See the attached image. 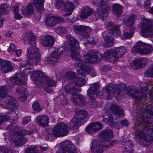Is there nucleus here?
<instances>
[{
	"label": "nucleus",
	"instance_id": "58836bf2",
	"mask_svg": "<svg viewBox=\"0 0 153 153\" xmlns=\"http://www.w3.org/2000/svg\"><path fill=\"white\" fill-rule=\"evenodd\" d=\"M45 23L49 27H53L56 25L55 19L54 16H48L47 17Z\"/></svg>",
	"mask_w": 153,
	"mask_h": 153
},
{
	"label": "nucleus",
	"instance_id": "4be33fe9",
	"mask_svg": "<svg viewBox=\"0 0 153 153\" xmlns=\"http://www.w3.org/2000/svg\"><path fill=\"white\" fill-rule=\"evenodd\" d=\"M102 122L108 124L112 128L115 127L117 129L120 128L119 124L113 120V116L111 115L107 114L103 116Z\"/></svg>",
	"mask_w": 153,
	"mask_h": 153
},
{
	"label": "nucleus",
	"instance_id": "c9c22d12",
	"mask_svg": "<svg viewBox=\"0 0 153 153\" xmlns=\"http://www.w3.org/2000/svg\"><path fill=\"white\" fill-rule=\"evenodd\" d=\"M112 7L114 14L117 17L120 16L122 13L123 6L119 4L115 3L113 4Z\"/></svg>",
	"mask_w": 153,
	"mask_h": 153
},
{
	"label": "nucleus",
	"instance_id": "aec40b11",
	"mask_svg": "<svg viewBox=\"0 0 153 153\" xmlns=\"http://www.w3.org/2000/svg\"><path fill=\"white\" fill-rule=\"evenodd\" d=\"M0 65L1 71L3 74L11 71L13 69L10 62L1 59H0Z\"/></svg>",
	"mask_w": 153,
	"mask_h": 153
},
{
	"label": "nucleus",
	"instance_id": "c85d7f7f",
	"mask_svg": "<svg viewBox=\"0 0 153 153\" xmlns=\"http://www.w3.org/2000/svg\"><path fill=\"white\" fill-rule=\"evenodd\" d=\"M102 36L106 42V44L104 45L105 48H110L114 45V39L108 34H107L106 32H104L102 33Z\"/></svg>",
	"mask_w": 153,
	"mask_h": 153
},
{
	"label": "nucleus",
	"instance_id": "5701e85b",
	"mask_svg": "<svg viewBox=\"0 0 153 153\" xmlns=\"http://www.w3.org/2000/svg\"><path fill=\"white\" fill-rule=\"evenodd\" d=\"M100 134L101 139L103 142H106L111 139L113 135V132L112 129L107 128L101 131Z\"/></svg>",
	"mask_w": 153,
	"mask_h": 153
},
{
	"label": "nucleus",
	"instance_id": "4c0bfd02",
	"mask_svg": "<svg viewBox=\"0 0 153 153\" xmlns=\"http://www.w3.org/2000/svg\"><path fill=\"white\" fill-rule=\"evenodd\" d=\"M153 50V48L150 44L146 43L142 51L140 52V54L146 55L151 53Z\"/></svg>",
	"mask_w": 153,
	"mask_h": 153
},
{
	"label": "nucleus",
	"instance_id": "69168bd1",
	"mask_svg": "<svg viewBox=\"0 0 153 153\" xmlns=\"http://www.w3.org/2000/svg\"><path fill=\"white\" fill-rule=\"evenodd\" d=\"M25 91V89L24 87L21 86H19L16 89V93L19 94H22Z\"/></svg>",
	"mask_w": 153,
	"mask_h": 153
},
{
	"label": "nucleus",
	"instance_id": "5fc2aeb1",
	"mask_svg": "<svg viewBox=\"0 0 153 153\" xmlns=\"http://www.w3.org/2000/svg\"><path fill=\"white\" fill-rule=\"evenodd\" d=\"M90 99L88 101V104L91 107L95 108L96 107L97 105L96 101L94 98V97L90 98Z\"/></svg>",
	"mask_w": 153,
	"mask_h": 153
},
{
	"label": "nucleus",
	"instance_id": "8fccbe9b",
	"mask_svg": "<svg viewBox=\"0 0 153 153\" xmlns=\"http://www.w3.org/2000/svg\"><path fill=\"white\" fill-rule=\"evenodd\" d=\"M67 30V28L62 27H59L55 29L56 33L60 35L66 33Z\"/></svg>",
	"mask_w": 153,
	"mask_h": 153
},
{
	"label": "nucleus",
	"instance_id": "ea45409f",
	"mask_svg": "<svg viewBox=\"0 0 153 153\" xmlns=\"http://www.w3.org/2000/svg\"><path fill=\"white\" fill-rule=\"evenodd\" d=\"M145 44L146 43L143 42L141 41L138 42L134 47V50L140 54V52L142 51Z\"/></svg>",
	"mask_w": 153,
	"mask_h": 153
},
{
	"label": "nucleus",
	"instance_id": "0eeeda50",
	"mask_svg": "<svg viewBox=\"0 0 153 153\" xmlns=\"http://www.w3.org/2000/svg\"><path fill=\"white\" fill-rule=\"evenodd\" d=\"M76 71L78 72L77 78L74 79V82H70L65 88V91L66 93L76 91L80 92L81 90L80 87L85 83V76H83V75H79V71Z\"/></svg>",
	"mask_w": 153,
	"mask_h": 153
},
{
	"label": "nucleus",
	"instance_id": "49530a36",
	"mask_svg": "<svg viewBox=\"0 0 153 153\" xmlns=\"http://www.w3.org/2000/svg\"><path fill=\"white\" fill-rule=\"evenodd\" d=\"M38 148L36 146H28L25 153H37Z\"/></svg>",
	"mask_w": 153,
	"mask_h": 153
},
{
	"label": "nucleus",
	"instance_id": "6ab92c4d",
	"mask_svg": "<svg viewBox=\"0 0 153 153\" xmlns=\"http://www.w3.org/2000/svg\"><path fill=\"white\" fill-rule=\"evenodd\" d=\"M110 8L111 6L108 4H105V5L99 7V9L95 13V16L99 18H101L102 20L105 19L108 16V11Z\"/></svg>",
	"mask_w": 153,
	"mask_h": 153
},
{
	"label": "nucleus",
	"instance_id": "0e129e2a",
	"mask_svg": "<svg viewBox=\"0 0 153 153\" xmlns=\"http://www.w3.org/2000/svg\"><path fill=\"white\" fill-rule=\"evenodd\" d=\"M15 48L14 44L13 43H11L8 49V52L10 54H12L15 51Z\"/></svg>",
	"mask_w": 153,
	"mask_h": 153
},
{
	"label": "nucleus",
	"instance_id": "a211bd4d",
	"mask_svg": "<svg viewBox=\"0 0 153 153\" xmlns=\"http://www.w3.org/2000/svg\"><path fill=\"white\" fill-rule=\"evenodd\" d=\"M106 27L109 33L114 36H118L120 35V26L111 22L107 23Z\"/></svg>",
	"mask_w": 153,
	"mask_h": 153
},
{
	"label": "nucleus",
	"instance_id": "e433bc0d",
	"mask_svg": "<svg viewBox=\"0 0 153 153\" xmlns=\"http://www.w3.org/2000/svg\"><path fill=\"white\" fill-rule=\"evenodd\" d=\"M146 95V94L143 95L141 92L138 91H136L134 89H132L130 93V96L138 100H141L142 97H145Z\"/></svg>",
	"mask_w": 153,
	"mask_h": 153
},
{
	"label": "nucleus",
	"instance_id": "c03bdc74",
	"mask_svg": "<svg viewBox=\"0 0 153 153\" xmlns=\"http://www.w3.org/2000/svg\"><path fill=\"white\" fill-rule=\"evenodd\" d=\"M10 7L6 3H3L0 5V13L7 14Z\"/></svg>",
	"mask_w": 153,
	"mask_h": 153
},
{
	"label": "nucleus",
	"instance_id": "2f4dec72",
	"mask_svg": "<svg viewBox=\"0 0 153 153\" xmlns=\"http://www.w3.org/2000/svg\"><path fill=\"white\" fill-rule=\"evenodd\" d=\"M45 75L41 71H33L31 73V78L34 81H36V83L39 82V79H42Z\"/></svg>",
	"mask_w": 153,
	"mask_h": 153
},
{
	"label": "nucleus",
	"instance_id": "1a4fd4ad",
	"mask_svg": "<svg viewBox=\"0 0 153 153\" xmlns=\"http://www.w3.org/2000/svg\"><path fill=\"white\" fill-rule=\"evenodd\" d=\"M67 3L66 5L63 0H55L54 5L56 8L57 9H60L62 10L66 11V14L69 15L71 14L74 8V4H77L71 0H66Z\"/></svg>",
	"mask_w": 153,
	"mask_h": 153
},
{
	"label": "nucleus",
	"instance_id": "37998d69",
	"mask_svg": "<svg viewBox=\"0 0 153 153\" xmlns=\"http://www.w3.org/2000/svg\"><path fill=\"white\" fill-rule=\"evenodd\" d=\"M134 31V28H129V30L126 31L122 35L123 38L124 39H129L131 37Z\"/></svg>",
	"mask_w": 153,
	"mask_h": 153
},
{
	"label": "nucleus",
	"instance_id": "473e14b6",
	"mask_svg": "<svg viewBox=\"0 0 153 153\" xmlns=\"http://www.w3.org/2000/svg\"><path fill=\"white\" fill-rule=\"evenodd\" d=\"M137 16L135 14H132L130 16H127L123 19L124 24L129 28H132L134 25L135 19Z\"/></svg>",
	"mask_w": 153,
	"mask_h": 153
},
{
	"label": "nucleus",
	"instance_id": "052dcab7",
	"mask_svg": "<svg viewBox=\"0 0 153 153\" xmlns=\"http://www.w3.org/2000/svg\"><path fill=\"white\" fill-rule=\"evenodd\" d=\"M9 117L6 115H0V126L4 121L9 120Z\"/></svg>",
	"mask_w": 153,
	"mask_h": 153
},
{
	"label": "nucleus",
	"instance_id": "20e7f679",
	"mask_svg": "<svg viewBox=\"0 0 153 153\" xmlns=\"http://www.w3.org/2000/svg\"><path fill=\"white\" fill-rule=\"evenodd\" d=\"M9 86H0V105L4 108H16V101L13 97L7 95Z\"/></svg>",
	"mask_w": 153,
	"mask_h": 153
},
{
	"label": "nucleus",
	"instance_id": "3c124183",
	"mask_svg": "<svg viewBox=\"0 0 153 153\" xmlns=\"http://www.w3.org/2000/svg\"><path fill=\"white\" fill-rule=\"evenodd\" d=\"M18 125L15 123H13L8 125L6 127V129L10 132L14 130L15 129H18Z\"/></svg>",
	"mask_w": 153,
	"mask_h": 153
},
{
	"label": "nucleus",
	"instance_id": "6e6d98bb",
	"mask_svg": "<svg viewBox=\"0 0 153 153\" xmlns=\"http://www.w3.org/2000/svg\"><path fill=\"white\" fill-rule=\"evenodd\" d=\"M0 153H12L8 146H2L0 147Z\"/></svg>",
	"mask_w": 153,
	"mask_h": 153
},
{
	"label": "nucleus",
	"instance_id": "f257e3e1",
	"mask_svg": "<svg viewBox=\"0 0 153 153\" xmlns=\"http://www.w3.org/2000/svg\"><path fill=\"white\" fill-rule=\"evenodd\" d=\"M36 36L31 33L27 32L23 34L22 40L25 43H28L30 46L27 50V62H22L20 64V69L21 72L17 73L10 78V81L13 84L20 85L25 84L26 81V75L30 74L31 72L28 65L37 64L40 61L41 55L38 48L36 47L35 42Z\"/></svg>",
	"mask_w": 153,
	"mask_h": 153
},
{
	"label": "nucleus",
	"instance_id": "393cba45",
	"mask_svg": "<svg viewBox=\"0 0 153 153\" xmlns=\"http://www.w3.org/2000/svg\"><path fill=\"white\" fill-rule=\"evenodd\" d=\"M147 63V61L145 58H137L132 61L131 67L134 69L138 70L139 67L144 66Z\"/></svg>",
	"mask_w": 153,
	"mask_h": 153
},
{
	"label": "nucleus",
	"instance_id": "cd10ccee",
	"mask_svg": "<svg viewBox=\"0 0 153 153\" xmlns=\"http://www.w3.org/2000/svg\"><path fill=\"white\" fill-rule=\"evenodd\" d=\"M82 122L76 117H74L68 123V128L71 129H76L78 128L81 124H83Z\"/></svg>",
	"mask_w": 153,
	"mask_h": 153
},
{
	"label": "nucleus",
	"instance_id": "a19ab883",
	"mask_svg": "<svg viewBox=\"0 0 153 153\" xmlns=\"http://www.w3.org/2000/svg\"><path fill=\"white\" fill-rule=\"evenodd\" d=\"M126 84L123 83H119L117 85L116 91V92H119V95L117 97L119 98L121 97L122 96V93H123V90L126 87Z\"/></svg>",
	"mask_w": 153,
	"mask_h": 153
},
{
	"label": "nucleus",
	"instance_id": "f8f14e48",
	"mask_svg": "<svg viewBox=\"0 0 153 153\" xmlns=\"http://www.w3.org/2000/svg\"><path fill=\"white\" fill-rule=\"evenodd\" d=\"M142 32L145 35L152 36L153 38V26L151 20L146 18L142 19Z\"/></svg>",
	"mask_w": 153,
	"mask_h": 153
},
{
	"label": "nucleus",
	"instance_id": "bb28decb",
	"mask_svg": "<svg viewBox=\"0 0 153 153\" xmlns=\"http://www.w3.org/2000/svg\"><path fill=\"white\" fill-rule=\"evenodd\" d=\"M75 111L77 115L76 117L78 118L82 123H84L85 122V119L86 118L88 115V113L86 111L80 109L79 108H76L75 109Z\"/></svg>",
	"mask_w": 153,
	"mask_h": 153
},
{
	"label": "nucleus",
	"instance_id": "4d7b16f0",
	"mask_svg": "<svg viewBox=\"0 0 153 153\" xmlns=\"http://www.w3.org/2000/svg\"><path fill=\"white\" fill-rule=\"evenodd\" d=\"M109 0H95V4L99 6V7L100 6H103V5H105V4H107L106 2Z\"/></svg>",
	"mask_w": 153,
	"mask_h": 153
},
{
	"label": "nucleus",
	"instance_id": "423d86ee",
	"mask_svg": "<svg viewBox=\"0 0 153 153\" xmlns=\"http://www.w3.org/2000/svg\"><path fill=\"white\" fill-rule=\"evenodd\" d=\"M126 52V49L122 46L114 48V49H108L103 54L104 57L113 62L117 61Z\"/></svg>",
	"mask_w": 153,
	"mask_h": 153
},
{
	"label": "nucleus",
	"instance_id": "39448f33",
	"mask_svg": "<svg viewBox=\"0 0 153 153\" xmlns=\"http://www.w3.org/2000/svg\"><path fill=\"white\" fill-rule=\"evenodd\" d=\"M52 134L49 131L46 132V139L48 140L52 141L54 140L53 135L56 137H63L66 135L68 132V126L63 122L57 123L55 127L52 129Z\"/></svg>",
	"mask_w": 153,
	"mask_h": 153
},
{
	"label": "nucleus",
	"instance_id": "2eb2a0df",
	"mask_svg": "<svg viewBox=\"0 0 153 153\" xmlns=\"http://www.w3.org/2000/svg\"><path fill=\"white\" fill-rule=\"evenodd\" d=\"M76 92L73 91L68 93L72 94L71 99L72 102L74 104L77 106H83L85 105L86 102L83 96L78 94Z\"/></svg>",
	"mask_w": 153,
	"mask_h": 153
},
{
	"label": "nucleus",
	"instance_id": "f704fd0d",
	"mask_svg": "<svg viewBox=\"0 0 153 153\" xmlns=\"http://www.w3.org/2000/svg\"><path fill=\"white\" fill-rule=\"evenodd\" d=\"M115 85L112 84L108 85L105 87V91L108 93V96H111L113 95L117 97L119 95V92H116V89H114Z\"/></svg>",
	"mask_w": 153,
	"mask_h": 153
},
{
	"label": "nucleus",
	"instance_id": "f3484780",
	"mask_svg": "<svg viewBox=\"0 0 153 153\" xmlns=\"http://www.w3.org/2000/svg\"><path fill=\"white\" fill-rule=\"evenodd\" d=\"M107 145H103L99 140H94L91 143V149L92 153H103Z\"/></svg>",
	"mask_w": 153,
	"mask_h": 153
},
{
	"label": "nucleus",
	"instance_id": "412c9836",
	"mask_svg": "<svg viewBox=\"0 0 153 153\" xmlns=\"http://www.w3.org/2000/svg\"><path fill=\"white\" fill-rule=\"evenodd\" d=\"M54 42V38L53 36L50 35H46L41 38V44L44 47H51Z\"/></svg>",
	"mask_w": 153,
	"mask_h": 153
},
{
	"label": "nucleus",
	"instance_id": "680f3d73",
	"mask_svg": "<svg viewBox=\"0 0 153 153\" xmlns=\"http://www.w3.org/2000/svg\"><path fill=\"white\" fill-rule=\"evenodd\" d=\"M133 89H131L129 87H127L126 85V87L123 90V93H122V96L124 94H127L130 95V93H131V91Z\"/></svg>",
	"mask_w": 153,
	"mask_h": 153
},
{
	"label": "nucleus",
	"instance_id": "b1692460",
	"mask_svg": "<svg viewBox=\"0 0 153 153\" xmlns=\"http://www.w3.org/2000/svg\"><path fill=\"white\" fill-rule=\"evenodd\" d=\"M99 90V85L97 82L92 84L87 90V95L89 98L97 96Z\"/></svg>",
	"mask_w": 153,
	"mask_h": 153
},
{
	"label": "nucleus",
	"instance_id": "a878e982",
	"mask_svg": "<svg viewBox=\"0 0 153 153\" xmlns=\"http://www.w3.org/2000/svg\"><path fill=\"white\" fill-rule=\"evenodd\" d=\"M35 9V4L30 3L27 6H23L21 8V12L25 16H29L32 14Z\"/></svg>",
	"mask_w": 153,
	"mask_h": 153
},
{
	"label": "nucleus",
	"instance_id": "de8ad7c7",
	"mask_svg": "<svg viewBox=\"0 0 153 153\" xmlns=\"http://www.w3.org/2000/svg\"><path fill=\"white\" fill-rule=\"evenodd\" d=\"M16 104H17V107L16 108H9L10 110L8 111L7 112V114L9 115H10L11 114H12L13 115V117L14 118H12V121L13 122L16 121L17 120V116L15 112L14 111L12 110L11 109H15L17 108L18 105L16 102Z\"/></svg>",
	"mask_w": 153,
	"mask_h": 153
},
{
	"label": "nucleus",
	"instance_id": "6e6552de",
	"mask_svg": "<svg viewBox=\"0 0 153 153\" xmlns=\"http://www.w3.org/2000/svg\"><path fill=\"white\" fill-rule=\"evenodd\" d=\"M68 51V50H66L63 48H56L47 58L46 62L52 65L58 62L60 57L68 54L67 53Z\"/></svg>",
	"mask_w": 153,
	"mask_h": 153
},
{
	"label": "nucleus",
	"instance_id": "a18cd8bd",
	"mask_svg": "<svg viewBox=\"0 0 153 153\" xmlns=\"http://www.w3.org/2000/svg\"><path fill=\"white\" fill-rule=\"evenodd\" d=\"M144 76L146 77H153V63L144 73Z\"/></svg>",
	"mask_w": 153,
	"mask_h": 153
},
{
	"label": "nucleus",
	"instance_id": "9d476101",
	"mask_svg": "<svg viewBox=\"0 0 153 153\" xmlns=\"http://www.w3.org/2000/svg\"><path fill=\"white\" fill-rule=\"evenodd\" d=\"M74 31L84 37V39L86 38L87 42L91 41L89 39V35L91 32V29L89 27L81 25H75L73 27Z\"/></svg>",
	"mask_w": 153,
	"mask_h": 153
},
{
	"label": "nucleus",
	"instance_id": "774afa93",
	"mask_svg": "<svg viewBox=\"0 0 153 153\" xmlns=\"http://www.w3.org/2000/svg\"><path fill=\"white\" fill-rule=\"evenodd\" d=\"M31 121L30 117L27 116L24 117L22 120V122L24 124L26 125Z\"/></svg>",
	"mask_w": 153,
	"mask_h": 153
},
{
	"label": "nucleus",
	"instance_id": "e2e57ef3",
	"mask_svg": "<svg viewBox=\"0 0 153 153\" xmlns=\"http://www.w3.org/2000/svg\"><path fill=\"white\" fill-rule=\"evenodd\" d=\"M33 108L35 111H39L41 110L39 104L37 102H35L33 103Z\"/></svg>",
	"mask_w": 153,
	"mask_h": 153
},
{
	"label": "nucleus",
	"instance_id": "ddd939ff",
	"mask_svg": "<svg viewBox=\"0 0 153 153\" xmlns=\"http://www.w3.org/2000/svg\"><path fill=\"white\" fill-rule=\"evenodd\" d=\"M61 149L56 153H75L76 150L75 145L69 140L62 142L60 145Z\"/></svg>",
	"mask_w": 153,
	"mask_h": 153
},
{
	"label": "nucleus",
	"instance_id": "9b49d317",
	"mask_svg": "<svg viewBox=\"0 0 153 153\" xmlns=\"http://www.w3.org/2000/svg\"><path fill=\"white\" fill-rule=\"evenodd\" d=\"M32 131L24 129L21 130L17 132V138L15 140L13 143L16 146H21L25 143L27 139L24 136L32 134Z\"/></svg>",
	"mask_w": 153,
	"mask_h": 153
},
{
	"label": "nucleus",
	"instance_id": "7ed1b4c3",
	"mask_svg": "<svg viewBox=\"0 0 153 153\" xmlns=\"http://www.w3.org/2000/svg\"><path fill=\"white\" fill-rule=\"evenodd\" d=\"M153 112L147 109L143 112L140 119L143 121L137 125V127L141 126V130L137 131L135 134V140L137 143L142 145L144 142L148 143L153 140Z\"/></svg>",
	"mask_w": 153,
	"mask_h": 153
},
{
	"label": "nucleus",
	"instance_id": "7c9ffc66",
	"mask_svg": "<svg viewBox=\"0 0 153 153\" xmlns=\"http://www.w3.org/2000/svg\"><path fill=\"white\" fill-rule=\"evenodd\" d=\"M40 84H46L50 87H54L56 84V82L52 78H50L46 76L39 79Z\"/></svg>",
	"mask_w": 153,
	"mask_h": 153
},
{
	"label": "nucleus",
	"instance_id": "c756f323",
	"mask_svg": "<svg viewBox=\"0 0 153 153\" xmlns=\"http://www.w3.org/2000/svg\"><path fill=\"white\" fill-rule=\"evenodd\" d=\"M94 10L88 7L83 8L79 15V17L82 19H85L94 13Z\"/></svg>",
	"mask_w": 153,
	"mask_h": 153
},
{
	"label": "nucleus",
	"instance_id": "338daca9",
	"mask_svg": "<svg viewBox=\"0 0 153 153\" xmlns=\"http://www.w3.org/2000/svg\"><path fill=\"white\" fill-rule=\"evenodd\" d=\"M55 19L56 25L58 23L63 22L65 21V20L62 18L57 16H54Z\"/></svg>",
	"mask_w": 153,
	"mask_h": 153
},
{
	"label": "nucleus",
	"instance_id": "603ef678",
	"mask_svg": "<svg viewBox=\"0 0 153 153\" xmlns=\"http://www.w3.org/2000/svg\"><path fill=\"white\" fill-rule=\"evenodd\" d=\"M123 147L124 149H131L133 150V146L132 143L130 140H128L126 141L123 145Z\"/></svg>",
	"mask_w": 153,
	"mask_h": 153
},
{
	"label": "nucleus",
	"instance_id": "dca6fc26",
	"mask_svg": "<svg viewBox=\"0 0 153 153\" xmlns=\"http://www.w3.org/2000/svg\"><path fill=\"white\" fill-rule=\"evenodd\" d=\"M104 108L106 111L109 109L115 115L118 117L123 118L124 116L123 110L120 106L107 103L105 106Z\"/></svg>",
	"mask_w": 153,
	"mask_h": 153
},
{
	"label": "nucleus",
	"instance_id": "864d4df0",
	"mask_svg": "<svg viewBox=\"0 0 153 153\" xmlns=\"http://www.w3.org/2000/svg\"><path fill=\"white\" fill-rule=\"evenodd\" d=\"M85 129L87 132L90 134H92L94 132H96L92 123L90 124Z\"/></svg>",
	"mask_w": 153,
	"mask_h": 153
},
{
	"label": "nucleus",
	"instance_id": "bf43d9fd",
	"mask_svg": "<svg viewBox=\"0 0 153 153\" xmlns=\"http://www.w3.org/2000/svg\"><path fill=\"white\" fill-rule=\"evenodd\" d=\"M92 124L96 132L102 129V126L100 123H92Z\"/></svg>",
	"mask_w": 153,
	"mask_h": 153
},
{
	"label": "nucleus",
	"instance_id": "72a5a7b5",
	"mask_svg": "<svg viewBox=\"0 0 153 153\" xmlns=\"http://www.w3.org/2000/svg\"><path fill=\"white\" fill-rule=\"evenodd\" d=\"M49 118L46 116H42L38 117L36 118L37 123L39 126L45 127L48 126Z\"/></svg>",
	"mask_w": 153,
	"mask_h": 153
},
{
	"label": "nucleus",
	"instance_id": "13d9d810",
	"mask_svg": "<svg viewBox=\"0 0 153 153\" xmlns=\"http://www.w3.org/2000/svg\"><path fill=\"white\" fill-rule=\"evenodd\" d=\"M43 3H39L34 4L35 8H36L37 12H40L43 10Z\"/></svg>",
	"mask_w": 153,
	"mask_h": 153
},
{
	"label": "nucleus",
	"instance_id": "79ce46f5",
	"mask_svg": "<svg viewBox=\"0 0 153 153\" xmlns=\"http://www.w3.org/2000/svg\"><path fill=\"white\" fill-rule=\"evenodd\" d=\"M56 99L59 103L62 105H65L67 104V100L66 99V97L63 94H60L56 97Z\"/></svg>",
	"mask_w": 153,
	"mask_h": 153
},
{
	"label": "nucleus",
	"instance_id": "4468645a",
	"mask_svg": "<svg viewBox=\"0 0 153 153\" xmlns=\"http://www.w3.org/2000/svg\"><path fill=\"white\" fill-rule=\"evenodd\" d=\"M102 57L101 54L98 51L95 50L89 51L83 56L84 60H87L89 62L93 63L95 62H99Z\"/></svg>",
	"mask_w": 153,
	"mask_h": 153
},
{
	"label": "nucleus",
	"instance_id": "f03ea898",
	"mask_svg": "<svg viewBox=\"0 0 153 153\" xmlns=\"http://www.w3.org/2000/svg\"><path fill=\"white\" fill-rule=\"evenodd\" d=\"M65 37L69 43L70 56L72 58L75 59L76 61L74 65L75 69L76 71H79V75H83V76H85L89 73L92 77L96 75V73L94 69L88 65V64L85 61L79 59V42L71 35H66Z\"/></svg>",
	"mask_w": 153,
	"mask_h": 153
},
{
	"label": "nucleus",
	"instance_id": "09e8293b",
	"mask_svg": "<svg viewBox=\"0 0 153 153\" xmlns=\"http://www.w3.org/2000/svg\"><path fill=\"white\" fill-rule=\"evenodd\" d=\"M66 76L68 80L72 81V82H74V80L75 78H76L77 77L74 72H68L66 75Z\"/></svg>",
	"mask_w": 153,
	"mask_h": 153
}]
</instances>
